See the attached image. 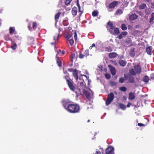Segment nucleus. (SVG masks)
<instances>
[{
    "label": "nucleus",
    "instance_id": "25",
    "mask_svg": "<svg viewBox=\"0 0 154 154\" xmlns=\"http://www.w3.org/2000/svg\"><path fill=\"white\" fill-rule=\"evenodd\" d=\"M154 20V13H152L151 15V16L149 20V23H152L153 20Z\"/></svg>",
    "mask_w": 154,
    "mask_h": 154
},
{
    "label": "nucleus",
    "instance_id": "62",
    "mask_svg": "<svg viewBox=\"0 0 154 154\" xmlns=\"http://www.w3.org/2000/svg\"><path fill=\"white\" fill-rule=\"evenodd\" d=\"M95 154H100V151H96V153Z\"/></svg>",
    "mask_w": 154,
    "mask_h": 154
},
{
    "label": "nucleus",
    "instance_id": "40",
    "mask_svg": "<svg viewBox=\"0 0 154 154\" xmlns=\"http://www.w3.org/2000/svg\"><path fill=\"white\" fill-rule=\"evenodd\" d=\"M17 46V44L16 43H14L13 45L11 46V48L12 49L15 50L16 49V47Z\"/></svg>",
    "mask_w": 154,
    "mask_h": 154
},
{
    "label": "nucleus",
    "instance_id": "4",
    "mask_svg": "<svg viewBox=\"0 0 154 154\" xmlns=\"http://www.w3.org/2000/svg\"><path fill=\"white\" fill-rule=\"evenodd\" d=\"M114 98V95L112 92L110 93L108 95V97L106 101V105L109 104L112 101Z\"/></svg>",
    "mask_w": 154,
    "mask_h": 154
},
{
    "label": "nucleus",
    "instance_id": "8",
    "mask_svg": "<svg viewBox=\"0 0 154 154\" xmlns=\"http://www.w3.org/2000/svg\"><path fill=\"white\" fill-rule=\"evenodd\" d=\"M80 71H78L76 69H74L73 72L72 73L73 75L74 78L76 80H77L78 79V73H80Z\"/></svg>",
    "mask_w": 154,
    "mask_h": 154
},
{
    "label": "nucleus",
    "instance_id": "30",
    "mask_svg": "<svg viewBox=\"0 0 154 154\" xmlns=\"http://www.w3.org/2000/svg\"><path fill=\"white\" fill-rule=\"evenodd\" d=\"M121 28L123 30H125L127 29V26L125 24H122L121 25Z\"/></svg>",
    "mask_w": 154,
    "mask_h": 154
},
{
    "label": "nucleus",
    "instance_id": "29",
    "mask_svg": "<svg viewBox=\"0 0 154 154\" xmlns=\"http://www.w3.org/2000/svg\"><path fill=\"white\" fill-rule=\"evenodd\" d=\"M119 107L122 109L125 110V109L126 107L125 106L121 103H119Z\"/></svg>",
    "mask_w": 154,
    "mask_h": 154
},
{
    "label": "nucleus",
    "instance_id": "63",
    "mask_svg": "<svg viewBox=\"0 0 154 154\" xmlns=\"http://www.w3.org/2000/svg\"><path fill=\"white\" fill-rule=\"evenodd\" d=\"M147 2H150L151 1V0H146Z\"/></svg>",
    "mask_w": 154,
    "mask_h": 154
},
{
    "label": "nucleus",
    "instance_id": "51",
    "mask_svg": "<svg viewBox=\"0 0 154 154\" xmlns=\"http://www.w3.org/2000/svg\"><path fill=\"white\" fill-rule=\"evenodd\" d=\"M138 125L140 126H144L145 125L144 124L141 123H138Z\"/></svg>",
    "mask_w": 154,
    "mask_h": 154
},
{
    "label": "nucleus",
    "instance_id": "35",
    "mask_svg": "<svg viewBox=\"0 0 154 154\" xmlns=\"http://www.w3.org/2000/svg\"><path fill=\"white\" fill-rule=\"evenodd\" d=\"M9 30L10 33L11 34H12L14 31V29L13 27H11L10 28Z\"/></svg>",
    "mask_w": 154,
    "mask_h": 154
},
{
    "label": "nucleus",
    "instance_id": "59",
    "mask_svg": "<svg viewBox=\"0 0 154 154\" xmlns=\"http://www.w3.org/2000/svg\"><path fill=\"white\" fill-rule=\"evenodd\" d=\"M145 13L147 14H149V11H145Z\"/></svg>",
    "mask_w": 154,
    "mask_h": 154
},
{
    "label": "nucleus",
    "instance_id": "45",
    "mask_svg": "<svg viewBox=\"0 0 154 154\" xmlns=\"http://www.w3.org/2000/svg\"><path fill=\"white\" fill-rule=\"evenodd\" d=\"M69 43L71 45H72L74 43V40L73 39H70L69 41Z\"/></svg>",
    "mask_w": 154,
    "mask_h": 154
},
{
    "label": "nucleus",
    "instance_id": "48",
    "mask_svg": "<svg viewBox=\"0 0 154 154\" xmlns=\"http://www.w3.org/2000/svg\"><path fill=\"white\" fill-rule=\"evenodd\" d=\"M150 80L154 81V74H151Z\"/></svg>",
    "mask_w": 154,
    "mask_h": 154
},
{
    "label": "nucleus",
    "instance_id": "64",
    "mask_svg": "<svg viewBox=\"0 0 154 154\" xmlns=\"http://www.w3.org/2000/svg\"><path fill=\"white\" fill-rule=\"evenodd\" d=\"M114 93L116 95H117V92H116V91H114Z\"/></svg>",
    "mask_w": 154,
    "mask_h": 154
},
{
    "label": "nucleus",
    "instance_id": "13",
    "mask_svg": "<svg viewBox=\"0 0 154 154\" xmlns=\"http://www.w3.org/2000/svg\"><path fill=\"white\" fill-rule=\"evenodd\" d=\"M78 9L76 7H74L72 10V13L73 16H75L77 14Z\"/></svg>",
    "mask_w": 154,
    "mask_h": 154
},
{
    "label": "nucleus",
    "instance_id": "61",
    "mask_svg": "<svg viewBox=\"0 0 154 154\" xmlns=\"http://www.w3.org/2000/svg\"><path fill=\"white\" fill-rule=\"evenodd\" d=\"M123 98L124 100H126L127 99L126 97L125 96H123Z\"/></svg>",
    "mask_w": 154,
    "mask_h": 154
},
{
    "label": "nucleus",
    "instance_id": "2",
    "mask_svg": "<svg viewBox=\"0 0 154 154\" xmlns=\"http://www.w3.org/2000/svg\"><path fill=\"white\" fill-rule=\"evenodd\" d=\"M107 28L111 33L113 35L118 34L119 33V28H115V26L113 25L112 22H108Z\"/></svg>",
    "mask_w": 154,
    "mask_h": 154
},
{
    "label": "nucleus",
    "instance_id": "57",
    "mask_svg": "<svg viewBox=\"0 0 154 154\" xmlns=\"http://www.w3.org/2000/svg\"><path fill=\"white\" fill-rule=\"evenodd\" d=\"M77 36V34L76 33V32H75V35H74V37L75 38V39H76Z\"/></svg>",
    "mask_w": 154,
    "mask_h": 154
},
{
    "label": "nucleus",
    "instance_id": "20",
    "mask_svg": "<svg viewBox=\"0 0 154 154\" xmlns=\"http://www.w3.org/2000/svg\"><path fill=\"white\" fill-rule=\"evenodd\" d=\"M117 54L115 52H113L110 53L109 55V56L111 58H114L116 57Z\"/></svg>",
    "mask_w": 154,
    "mask_h": 154
},
{
    "label": "nucleus",
    "instance_id": "27",
    "mask_svg": "<svg viewBox=\"0 0 154 154\" xmlns=\"http://www.w3.org/2000/svg\"><path fill=\"white\" fill-rule=\"evenodd\" d=\"M68 19L66 18V19L64 20L63 21V25L64 26H67L68 25L69 23H68Z\"/></svg>",
    "mask_w": 154,
    "mask_h": 154
},
{
    "label": "nucleus",
    "instance_id": "54",
    "mask_svg": "<svg viewBox=\"0 0 154 154\" xmlns=\"http://www.w3.org/2000/svg\"><path fill=\"white\" fill-rule=\"evenodd\" d=\"M28 28H29V29L30 30H32V28L30 27V25H28Z\"/></svg>",
    "mask_w": 154,
    "mask_h": 154
},
{
    "label": "nucleus",
    "instance_id": "3",
    "mask_svg": "<svg viewBox=\"0 0 154 154\" xmlns=\"http://www.w3.org/2000/svg\"><path fill=\"white\" fill-rule=\"evenodd\" d=\"M134 68L131 69L129 70L130 73L132 75H135L137 74H140L141 72V68L139 65H137L134 66Z\"/></svg>",
    "mask_w": 154,
    "mask_h": 154
},
{
    "label": "nucleus",
    "instance_id": "10",
    "mask_svg": "<svg viewBox=\"0 0 154 154\" xmlns=\"http://www.w3.org/2000/svg\"><path fill=\"white\" fill-rule=\"evenodd\" d=\"M109 68L110 71L112 75H115L116 72V70L115 68L111 65H109Z\"/></svg>",
    "mask_w": 154,
    "mask_h": 154
},
{
    "label": "nucleus",
    "instance_id": "36",
    "mask_svg": "<svg viewBox=\"0 0 154 154\" xmlns=\"http://www.w3.org/2000/svg\"><path fill=\"white\" fill-rule=\"evenodd\" d=\"M84 54L85 56L87 57L89 54V50L88 49L86 50L85 51Z\"/></svg>",
    "mask_w": 154,
    "mask_h": 154
},
{
    "label": "nucleus",
    "instance_id": "39",
    "mask_svg": "<svg viewBox=\"0 0 154 154\" xmlns=\"http://www.w3.org/2000/svg\"><path fill=\"white\" fill-rule=\"evenodd\" d=\"M72 0H66L65 2V5H68L70 4Z\"/></svg>",
    "mask_w": 154,
    "mask_h": 154
},
{
    "label": "nucleus",
    "instance_id": "21",
    "mask_svg": "<svg viewBox=\"0 0 154 154\" xmlns=\"http://www.w3.org/2000/svg\"><path fill=\"white\" fill-rule=\"evenodd\" d=\"M61 14V13L60 12H59L55 15L54 18L56 23L57 22L58 20L59 19Z\"/></svg>",
    "mask_w": 154,
    "mask_h": 154
},
{
    "label": "nucleus",
    "instance_id": "31",
    "mask_svg": "<svg viewBox=\"0 0 154 154\" xmlns=\"http://www.w3.org/2000/svg\"><path fill=\"white\" fill-rule=\"evenodd\" d=\"M105 50L106 51L110 52L112 51V48L109 47H106L105 48Z\"/></svg>",
    "mask_w": 154,
    "mask_h": 154
},
{
    "label": "nucleus",
    "instance_id": "46",
    "mask_svg": "<svg viewBox=\"0 0 154 154\" xmlns=\"http://www.w3.org/2000/svg\"><path fill=\"white\" fill-rule=\"evenodd\" d=\"M105 76L106 77L107 79H110L111 77L110 75L107 73L105 74Z\"/></svg>",
    "mask_w": 154,
    "mask_h": 154
},
{
    "label": "nucleus",
    "instance_id": "18",
    "mask_svg": "<svg viewBox=\"0 0 154 154\" xmlns=\"http://www.w3.org/2000/svg\"><path fill=\"white\" fill-rule=\"evenodd\" d=\"M135 96L134 94L132 92H130L129 94V98L131 100H133L135 99Z\"/></svg>",
    "mask_w": 154,
    "mask_h": 154
},
{
    "label": "nucleus",
    "instance_id": "50",
    "mask_svg": "<svg viewBox=\"0 0 154 154\" xmlns=\"http://www.w3.org/2000/svg\"><path fill=\"white\" fill-rule=\"evenodd\" d=\"M61 53V54H64V53H65V52H64V51H61L60 50H59V52H58L57 54V55H58V54H60V53Z\"/></svg>",
    "mask_w": 154,
    "mask_h": 154
},
{
    "label": "nucleus",
    "instance_id": "26",
    "mask_svg": "<svg viewBox=\"0 0 154 154\" xmlns=\"http://www.w3.org/2000/svg\"><path fill=\"white\" fill-rule=\"evenodd\" d=\"M60 29H59V31H58L59 33H58V34H57V35H55V36H54V39L55 40H56V39L57 40H58V38H59V37L60 36V35H59L60 32H60Z\"/></svg>",
    "mask_w": 154,
    "mask_h": 154
},
{
    "label": "nucleus",
    "instance_id": "41",
    "mask_svg": "<svg viewBox=\"0 0 154 154\" xmlns=\"http://www.w3.org/2000/svg\"><path fill=\"white\" fill-rule=\"evenodd\" d=\"M75 57V54L74 53L72 54L71 55V59L72 62H73V59Z\"/></svg>",
    "mask_w": 154,
    "mask_h": 154
},
{
    "label": "nucleus",
    "instance_id": "44",
    "mask_svg": "<svg viewBox=\"0 0 154 154\" xmlns=\"http://www.w3.org/2000/svg\"><path fill=\"white\" fill-rule=\"evenodd\" d=\"M125 81L124 78H121L119 79V82L121 83H123L124 82V81Z\"/></svg>",
    "mask_w": 154,
    "mask_h": 154
},
{
    "label": "nucleus",
    "instance_id": "15",
    "mask_svg": "<svg viewBox=\"0 0 154 154\" xmlns=\"http://www.w3.org/2000/svg\"><path fill=\"white\" fill-rule=\"evenodd\" d=\"M119 63L121 66L123 67L126 65L127 62L125 60H120L119 61Z\"/></svg>",
    "mask_w": 154,
    "mask_h": 154
},
{
    "label": "nucleus",
    "instance_id": "1",
    "mask_svg": "<svg viewBox=\"0 0 154 154\" xmlns=\"http://www.w3.org/2000/svg\"><path fill=\"white\" fill-rule=\"evenodd\" d=\"M66 110L71 113L79 112L80 111V107L77 104H69L68 105Z\"/></svg>",
    "mask_w": 154,
    "mask_h": 154
},
{
    "label": "nucleus",
    "instance_id": "16",
    "mask_svg": "<svg viewBox=\"0 0 154 154\" xmlns=\"http://www.w3.org/2000/svg\"><path fill=\"white\" fill-rule=\"evenodd\" d=\"M138 16L135 14H133L129 17L130 20H133L136 19Z\"/></svg>",
    "mask_w": 154,
    "mask_h": 154
},
{
    "label": "nucleus",
    "instance_id": "17",
    "mask_svg": "<svg viewBox=\"0 0 154 154\" xmlns=\"http://www.w3.org/2000/svg\"><path fill=\"white\" fill-rule=\"evenodd\" d=\"M62 104L66 110L68 105L69 104V103L66 100H63L62 101Z\"/></svg>",
    "mask_w": 154,
    "mask_h": 154
},
{
    "label": "nucleus",
    "instance_id": "22",
    "mask_svg": "<svg viewBox=\"0 0 154 154\" xmlns=\"http://www.w3.org/2000/svg\"><path fill=\"white\" fill-rule=\"evenodd\" d=\"M56 57L57 58V63L58 66L60 67H61L62 66L61 62L60 61V60H59V59L57 56V54L56 55Z\"/></svg>",
    "mask_w": 154,
    "mask_h": 154
},
{
    "label": "nucleus",
    "instance_id": "9",
    "mask_svg": "<svg viewBox=\"0 0 154 154\" xmlns=\"http://www.w3.org/2000/svg\"><path fill=\"white\" fill-rule=\"evenodd\" d=\"M118 3V1H114L109 5L108 7L110 8H113L117 6Z\"/></svg>",
    "mask_w": 154,
    "mask_h": 154
},
{
    "label": "nucleus",
    "instance_id": "52",
    "mask_svg": "<svg viewBox=\"0 0 154 154\" xmlns=\"http://www.w3.org/2000/svg\"><path fill=\"white\" fill-rule=\"evenodd\" d=\"M74 69H68V70L69 72H73Z\"/></svg>",
    "mask_w": 154,
    "mask_h": 154
},
{
    "label": "nucleus",
    "instance_id": "56",
    "mask_svg": "<svg viewBox=\"0 0 154 154\" xmlns=\"http://www.w3.org/2000/svg\"><path fill=\"white\" fill-rule=\"evenodd\" d=\"M80 85L81 86H83H83H84V83L83 82H81L80 83Z\"/></svg>",
    "mask_w": 154,
    "mask_h": 154
},
{
    "label": "nucleus",
    "instance_id": "43",
    "mask_svg": "<svg viewBox=\"0 0 154 154\" xmlns=\"http://www.w3.org/2000/svg\"><path fill=\"white\" fill-rule=\"evenodd\" d=\"M85 56L84 54H82L81 52H80L79 54V57L80 59H82L84 58Z\"/></svg>",
    "mask_w": 154,
    "mask_h": 154
},
{
    "label": "nucleus",
    "instance_id": "14",
    "mask_svg": "<svg viewBox=\"0 0 154 154\" xmlns=\"http://www.w3.org/2000/svg\"><path fill=\"white\" fill-rule=\"evenodd\" d=\"M152 46H149L146 48V51L147 54L149 55L152 54Z\"/></svg>",
    "mask_w": 154,
    "mask_h": 154
},
{
    "label": "nucleus",
    "instance_id": "12",
    "mask_svg": "<svg viewBox=\"0 0 154 154\" xmlns=\"http://www.w3.org/2000/svg\"><path fill=\"white\" fill-rule=\"evenodd\" d=\"M128 34V32L126 31L122 32L120 34H119L118 38L119 39H121L123 37H125V36Z\"/></svg>",
    "mask_w": 154,
    "mask_h": 154
},
{
    "label": "nucleus",
    "instance_id": "42",
    "mask_svg": "<svg viewBox=\"0 0 154 154\" xmlns=\"http://www.w3.org/2000/svg\"><path fill=\"white\" fill-rule=\"evenodd\" d=\"M93 47H95L97 49V46H96L95 44L93 43L92 44V46H90L89 48L90 49H91Z\"/></svg>",
    "mask_w": 154,
    "mask_h": 154
},
{
    "label": "nucleus",
    "instance_id": "38",
    "mask_svg": "<svg viewBox=\"0 0 154 154\" xmlns=\"http://www.w3.org/2000/svg\"><path fill=\"white\" fill-rule=\"evenodd\" d=\"M72 34L71 33H69L66 35V38L68 40L72 36Z\"/></svg>",
    "mask_w": 154,
    "mask_h": 154
},
{
    "label": "nucleus",
    "instance_id": "33",
    "mask_svg": "<svg viewBox=\"0 0 154 154\" xmlns=\"http://www.w3.org/2000/svg\"><path fill=\"white\" fill-rule=\"evenodd\" d=\"M130 54L131 57H134L135 56L134 51L133 50H131L130 52Z\"/></svg>",
    "mask_w": 154,
    "mask_h": 154
},
{
    "label": "nucleus",
    "instance_id": "58",
    "mask_svg": "<svg viewBox=\"0 0 154 154\" xmlns=\"http://www.w3.org/2000/svg\"><path fill=\"white\" fill-rule=\"evenodd\" d=\"M113 63L114 65H115L116 66L117 65H118L116 61H114L113 62Z\"/></svg>",
    "mask_w": 154,
    "mask_h": 154
},
{
    "label": "nucleus",
    "instance_id": "7",
    "mask_svg": "<svg viewBox=\"0 0 154 154\" xmlns=\"http://www.w3.org/2000/svg\"><path fill=\"white\" fill-rule=\"evenodd\" d=\"M68 81L67 83L70 89L72 91H74L75 88L74 86L72 81L71 80Z\"/></svg>",
    "mask_w": 154,
    "mask_h": 154
},
{
    "label": "nucleus",
    "instance_id": "6",
    "mask_svg": "<svg viewBox=\"0 0 154 154\" xmlns=\"http://www.w3.org/2000/svg\"><path fill=\"white\" fill-rule=\"evenodd\" d=\"M114 151V148L110 146L106 148L105 150V152L106 154H115Z\"/></svg>",
    "mask_w": 154,
    "mask_h": 154
},
{
    "label": "nucleus",
    "instance_id": "53",
    "mask_svg": "<svg viewBox=\"0 0 154 154\" xmlns=\"http://www.w3.org/2000/svg\"><path fill=\"white\" fill-rule=\"evenodd\" d=\"M151 7L152 8L154 9V2L151 3Z\"/></svg>",
    "mask_w": 154,
    "mask_h": 154
},
{
    "label": "nucleus",
    "instance_id": "5",
    "mask_svg": "<svg viewBox=\"0 0 154 154\" xmlns=\"http://www.w3.org/2000/svg\"><path fill=\"white\" fill-rule=\"evenodd\" d=\"M84 93L88 100H91L93 98V93L91 91L90 92L87 91H84Z\"/></svg>",
    "mask_w": 154,
    "mask_h": 154
},
{
    "label": "nucleus",
    "instance_id": "24",
    "mask_svg": "<svg viewBox=\"0 0 154 154\" xmlns=\"http://www.w3.org/2000/svg\"><path fill=\"white\" fill-rule=\"evenodd\" d=\"M143 81L146 83H147L149 81V78L147 76L145 75L143 78Z\"/></svg>",
    "mask_w": 154,
    "mask_h": 154
},
{
    "label": "nucleus",
    "instance_id": "37",
    "mask_svg": "<svg viewBox=\"0 0 154 154\" xmlns=\"http://www.w3.org/2000/svg\"><path fill=\"white\" fill-rule=\"evenodd\" d=\"M37 23L35 22H34L32 23V29L33 30H35L36 28Z\"/></svg>",
    "mask_w": 154,
    "mask_h": 154
},
{
    "label": "nucleus",
    "instance_id": "49",
    "mask_svg": "<svg viewBox=\"0 0 154 154\" xmlns=\"http://www.w3.org/2000/svg\"><path fill=\"white\" fill-rule=\"evenodd\" d=\"M64 78L66 79L67 82H68V81L67 80H68V81H69V77L68 76H67V75L65 76L64 77Z\"/></svg>",
    "mask_w": 154,
    "mask_h": 154
},
{
    "label": "nucleus",
    "instance_id": "47",
    "mask_svg": "<svg viewBox=\"0 0 154 154\" xmlns=\"http://www.w3.org/2000/svg\"><path fill=\"white\" fill-rule=\"evenodd\" d=\"M124 80H127L128 79V77L127 75L124 74Z\"/></svg>",
    "mask_w": 154,
    "mask_h": 154
},
{
    "label": "nucleus",
    "instance_id": "55",
    "mask_svg": "<svg viewBox=\"0 0 154 154\" xmlns=\"http://www.w3.org/2000/svg\"><path fill=\"white\" fill-rule=\"evenodd\" d=\"M131 103L130 102H129L128 103V104L127 105V106L128 107H130V106H131Z\"/></svg>",
    "mask_w": 154,
    "mask_h": 154
},
{
    "label": "nucleus",
    "instance_id": "60",
    "mask_svg": "<svg viewBox=\"0 0 154 154\" xmlns=\"http://www.w3.org/2000/svg\"><path fill=\"white\" fill-rule=\"evenodd\" d=\"M63 72L65 74H66L67 73V72L66 70H63Z\"/></svg>",
    "mask_w": 154,
    "mask_h": 154
},
{
    "label": "nucleus",
    "instance_id": "28",
    "mask_svg": "<svg viewBox=\"0 0 154 154\" xmlns=\"http://www.w3.org/2000/svg\"><path fill=\"white\" fill-rule=\"evenodd\" d=\"M146 7V5L145 3H142L139 6V8L141 9H144Z\"/></svg>",
    "mask_w": 154,
    "mask_h": 154
},
{
    "label": "nucleus",
    "instance_id": "23",
    "mask_svg": "<svg viewBox=\"0 0 154 154\" xmlns=\"http://www.w3.org/2000/svg\"><path fill=\"white\" fill-rule=\"evenodd\" d=\"M123 13V11L120 9L118 10L115 14V15H118L122 14Z\"/></svg>",
    "mask_w": 154,
    "mask_h": 154
},
{
    "label": "nucleus",
    "instance_id": "19",
    "mask_svg": "<svg viewBox=\"0 0 154 154\" xmlns=\"http://www.w3.org/2000/svg\"><path fill=\"white\" fill-rule=\"evenodd\" d=\"M128 80V82L131 83H133L134 81V77L131 75H129Z\"/></svg>",
    "mask_w": 154,
    "mask_h": 154
},
{
    "label": "nucleus",
    "instance_id": "34",
    "mask_svg": "<svg viewBox=\"0 0 154 154\" xmlns=\"http://www.w3.org/2000/svg\"><path fill=\"white\" fill-rule=\"evenodd\" d=\"M119 90L122 91H125L127 90V88L125 87H122L119 88Z\"/></svg>",
    "mask_w": 154,
    "mask_h": 154
},
{
    "label": "nucleus",
    "instance_id": "11",
    "mask_svg": "<svg viewBox=\"0 0 154 154\" xmlns=\"http://www.w3.org/2000/svg\"><path fill=\"white\" fill-rule=\"evenodd\" d=\"M77 5L78 6L79 9V12L80 13L79 14V17L82 16V14L83 12V9L82 8H81L79 3L78 2L77 3Z\"/></svg>",
    "mask_w": 154,
    "mask_h": 154
},
{
    "label": "nucleus",
    "instance_id": "32",
    "mask_svg": "<svg viewBox=\"0 0 154 154\" xmlns=\"http://www.w3.org/2000/svg\"><path fill=\"white\" fill-rule=\"evenodd\" d=\"M98 12L97 11H94L92 13V15L93 17H96L97 16Z\"/></svg>",
    "mask_w": 154,
    "mask_h": 154
}]
</instances>
